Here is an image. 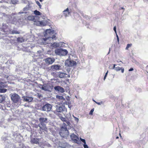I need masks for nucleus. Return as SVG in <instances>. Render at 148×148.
Returning <instances> with one entry per match:
<instances>
[{
	"label": "nucleus",
	"instance_id": "f257e3e1",
	"mask_svg": "<svg viewBox=\"0 0 148 148\" xmlns=\"http://www.w3.org/2000/svg\"><path fill=\"white\" fill-rule=\"evenodd\" d=\"M55 34V33L54 30L52 31L50 29H47L44 34L45 38L42 39V41L43 43V44H45L46 41L48 39L51 38L52 39L55 40L56 36Z\"/></svg>",
	"mask_w": 148,
	"mask_h": 148
},
{
	"label": "nucleus",
	"instance_id": "f03ea898",
	"mask_svg": "<svg viewBox=\"0 0 148 148\" xmlns=\"http://www.w3.org/2000/svg\"><path fill=\"white\" fill-rule=\"evenodd\" d=\"M10 95L11 100L14 103L18 106L21 104L22 99L18 95L14 93L11 94Z\"/></svg>",
	"mask_w": 148,
	"mask_h": 148
},
{
	"label": "nucleus",
	"instance_id": "7ed1b4c3",
	"mask_svg": "<svg viewBox=\"0 0 148 148\" xmlns=\"http://www.w3.org/2000/svg\"><path fill=\"white\" fill-rule=\"evenodd\" d=\"M39 88L44 91L51 92L53 88L52 85L49 83L39 84Z\"/></svg>",
	"mask_w": 148,
	"mask_h": 148
},
{
	"label": "nucleus",
	"instance_id": "20e7f679",
	"mask_svg": "<svg viewBox=\"0 0 148 148\" xmlns=\"http://www.w3.org/2000/svg\"><path fill=\"white\" fill-rule=\"evenodd\" d=\"M48 119L46 118L40 117L39 119L40 123L38 125V126L40 130H46V126L45 123H47Z\"/></svg>",
	"mask_w": 148,
	"mask_h": 148
},
{
	"label": "nucleus",
	"instance_id": "39448f33",
	"mask_svg": "<svg viewBox=\"0 0 148 148\" xmlns=\"http://www.w3.org/2000/svg\"><path fill=\"white\" fill-rule=\"evenodd\" d=\"M56 54L60 56H65L68 53V51L66 50L62 49H57L55 51Z\"/></svg>",
	"mask_w": 148,
	"mask_h": 148
},
{
	"label": "nucleus",
	"instance_id": "423d86ee",
	"mask_svg": "<svg viewBox=\"0 0 148 148\" xmlns=\"http://www.w3.org/2000/svg\"><path fill=\"white\" fill-rule=\"evenodd\" d=\"M52 106L50 104L47 103L43 106L41 108V110L48 112L50 111L52 108Z\"/></svg>",
	"mask_w": 148,
	"mask_h": 148
},
{
	"label": "nucleus",
	"instance_id": "0eeeda50",
	"mask_svg": "<svg viewBox=\"0 0 148 148\" xmlns=\"http://www.w3.org/2000/svg\"><path fill=\"white\" fill-rule=\"evenodd\" d=\"M65 65L69 67L72 66L76 65L77 63L74 60H67L65 61Z\"/></svg>",
	"mask_w": 148,
	"mask_h": 148
},
{
	"label": "nucleus",
	"instance_id": "6e6552de",
	"mask_svg": "<svg viewBox=\"0 0 148 148\" xmlns=\"http://www.w3.org/2000/svg\"><path fill=\"white\" fill-rule=\"evenodd\" d=\"M46 63L48 65L52 64L55 61L53 58L49 57L44 59Z\"/></svg>",
	"mask_w": 148,
	"mask_h": 148
},
{
	"label": "nucleus",
	"instance_id": "1a4fd4ad",
	"mask_svg": "<svg viewBox=\"0 0 148 148\" xmlns=\"http://www.w3.org/2000/svg\"><path fill=\"white\" fill-rule=\"evenodd\" d=\"M70 137L71 139L75 143L78 144L80 143V142L79 140V138L76 135L74 134H73L71 135Z\"/></svg>",
	"mask_w": 148,
	"mask_h": 148
},
{
	"label": "nucleus",
	"instance_id": "9d476101",
	"mask_svg": "<svg viewBox=\"0 0 148 148\" xmlns=\"http://www.w3.org/2000/svg\"><path fill=\"white\" fill-rule=\"evenodd\" d=\"M61 132H60V136L64 138H66L69 135L68 130H61Z\"/></svg>",
	"mask_w": 148,
	"mask_h": 148
},
{
	"label": "nucleus",
	"instance_id": "9b49d317",
	"mask_svg": "<svg viewBox=\"0 0 148 148\" xmlns=\"http://www.w3.org/2000/svg\"><path fill=\"white\" fill-rule=\"evenodd\" d=\"M62 67L60 65L58 64H54L52 65L50 68V70L54 71L60 70L62 69Z\"/></svg>",
	"mask_w": 148,
	"mask_h": 148
},
{
	"label": "nucleus",
	"instance_id": "f8f14e48",
	"mask_svg": "<svg viewBox=\"0 0 148 148\" xmlns=\"http://www.w3.org/2000/svg\"><path fill=\"white\" fill-rule=\"evenodd\" d=\"M66 110V109L64 106H57L56 111L58 112H62Z\"/></svg>",
	"mask_w": 148,
	"mask_h": 148
},
{
	"label": "nucleus",
	"instance_id": "ddd939ff",
	"mask_svg": "<svg viewBox=\"0 0 148 148\" xmlns=\"http://www.w3.org/2000/svg\"><path fill=\"white\" fill-rule=\"evenodd\" d=\"M22 98L23 99V101L24 102H31L33 100L32 97L27 96H23Z\"/></svg>",
	"mask_w": 148,
	"mask_h": 148
},
{
	"label": "nucleus",
	"instance_id": "4468645a",
	"mask_svg": "<svg viewBox=\"0 0 148 148\" xmlns=\"http://www.w3.org/2000/svg\"><path fill=\"white\" fill-rule=\"evenodd\" d=\"M54 89L56 91L60 92H64V88L60 86H56L54 87Z\"/></svg>",
	"mask_w": 148,
	"mask_h": 148
},
{
	"label": "nucleus",
	"instance_id": "2eb2a0df",
	"mask_svg": "<svg viewBox=\"0 0 148 148\" xmlns=\"http://www.w3.org/2000/svg\"><path fill=\"white\" fill-rule=\"evenodd\" d=\"M37 17L36 16H29L27 17V19L29 20L34 21L35 22H36V20L35 18Z\"/></svg>",
	"mask_w": 148,
	"mask_h": 148
},
{
	"label": "nucleus",
	"instance_id": "dca6fc26",
	"mask_svg": "<svg viewBox=\"0 0 148 148\" xmlns=\"http://www.w3.org/2000/svg\"><path fill=\"white\" fill-rule=\"evenodd\" d=\"M31 142L32 143H35L36 144H39V140L37 138H32L31 140Z\"/></svg>",
	"mask_w": 148,
	"mask_h": 148
},
{
	"label": "nucleus",
	"instance_id": "f3484780",
	"mask_svg": "<svg viewBox=\"0 0 148 148\" xmlns=\"http://www.w3.org/2000/svg\"><path fill=\"white\" fill-rule=\"evenodd\" d=\"M63 12L65 16H68L69 14L68 8L65 10H64L63 11Z\"/></svg>",
	"mask_w": 148,
	"mask_h": 148
},
{
	"label": "nucleus",
	"instance_id": "a211bd4d",
	"mask_svg": "<svg viewBox=\"0 0 148 148\" xmlns=\"http://www.w3.org/2000/svg\"><path fill=\"white\" fill-rule=\"evenodd\" d=\"M121 70L122 73H123L124 71V69L123 67H120L119 66L116 67L115 70L117 71Z\"/></svg>",
	"mask_w": 148,
	"mask_h": 148
},
{
	"label": "nucleus",
	"instance_id": "6ab92c4d",
	"mask_svg": "<svg viewBox=\"0 0 148 148\" xmlns=\"http://www.w3.org/2000/svg\"><path fill=\"white\" fill-rule=\"evenodd\" d=\"M31 8V6L30 5V4L29 3L28 5H27L23 9V11H27L30 10Z\"/></svg>",
	"mask_w": 148,
	"mask_h": 148
},
{
	"label": "nucleus",
	"instance_id": "aec40b11",
	"mask_svg": "<svg viewBox=\"0 0 148 148\" xmlns=\"http://www.w3.org/2000/svg\"><path fill=\"white\" fill-rule=\"evenodd\" d=\"M67 74L65 73H60L59 75V77L60 78H62L64 77Z\"/></svg>",
	"mask_w": 148,
	"mask_h": 148
},
{
	"label": "nucleus",
	"instance_id": "412c9836",
	"mask_svg": "<svg viewBox=\"0 0 148 148\" xmlns=\"http://www.w3.org/2000/svg\"><path fill=\"white\" fill-rule=\"evenodd\" d=\"M69 125H67L66 123H63L61 126V128L64 130H67V126Z\"/></svg>",
	"mask_w": 148,
	"mask_h": 148
},
{
	"label": "nucleus",
	"instance_id": "4be33fe9",
	"mask_svg": "<svg viewBox=\"0 0 148 148\" xmlns=\"http://www.w3.org/2000/svg\"><path fill=\"white\" fill-rule=\"evenodd\" d=\"M51 46L54 48H56L57 47H59L60 45L59 43L55 42L51 44Z\"/></svg>",
	"mask_w": 148,
	"mask_h": 148
},
{
	"label": "nucleus",
	"instance_id": "5701e85b",
	"mask_svg": "<svg viewBox=\"0 0 148 148\" xmlns=\"http://www.w3.org/2000/svg\"><path fill=\"white\" fill-rule=\"evenodd\" d=\"M60 119L62 121L65 122L68 125H70V122L69 121H66L65 118L63 117H61L60 118Z\"/></svg>",
	"mask_w": 148,
	"mask_h": 148
},
{
	"label": "nucleus",
	"instance_id": "b1692460",
	"mask_svg": "<svg viewBox=\"0 0 148 148\" xmlns=\"http://www.w3.org/2000/svg\"><path fill=\"white\" fill-rule=\"evenodd\" d=\"M5 99V96L2 95H0V103H2Z\"/></svg>",
	"mask_w": 148,
	"mask_h": 148
},
{
	"label": "nucleus",
	"instance_id": "393cba45",
	"mask_svg": "<svg viewBox=\"0 0 148 148\" xmlns=\"http://www.w3.org/2000/svg\"><path fill=\"white\" fill-rule=\"evenodd\" d=\"M1 83H0V92L4 93L6 92L7 90L4 88H1Z\"/></svg>",
	"mask_w": 148,
	"mask_h": 148
},
{
	"label": "nucleus",
	"instance_id": "a878e982",
	"mask_svg": "<svg viewBox=\"0 0 148 148\" xmlns=\"http://www.w3.org/2000/svg\"><path fill=\"white\" fill-rule=\"evenodd\" d=\"M10 33L12 34H19L20 33V32L18 31L13 30Z\"/></svg>",
	"mask_w": 148,
	"mask_h": 148
},
{
	"label": "nucleus",
	"instance_id": "bb28decb",
	"mask_svg": "<svg viewBox=\"0 0 148 148\" xmlns=\"http://www.w3.org/2000/svg\"><path fill=\"white\" fill-rule=\"evenodd\" d=\"M17 41L18 42H22L24 41V39L23 37H18L17 38Z\"/></svg>",
	"mask_w": 148,
	"mask_h": 148
},
{
	"label": "nucleus",
	"instance_id": "cd10ccee",
	"mask_svg": "<svg viewBox=\"0 0 148 148\" xmlns=\"http://www.w3.org/2000/svg\"><path fill=\"white\" fill-rule=\"evenodd\" d=\"M34 14L36 15H40L41 13L37 10H35L34 11Z\"/></svg>",
	"mask_w": 148,
	"mask_h": 148
},
{
	"label": "nucleus",
	"instance_id": "c85d7f7f",
	"mask_svg": "<svg viewBox=\"0 0 148 148\" xmlns=\"http://www.w3.org/2000/svg\"><path fill=\"white\" fill-rule=\"evenodd\" d=\"M56 98L59 99H64L65 100V98L62 96L56 95Z\"/></svg>",
	"mask_w": 148,
	"mask_h": 148
},
{
	"label": "nucleus",
	"instance_id": "c756f323",
	"mask_svg": "<svg viewBox=\"0 0 148 148\" xmlns=\"http://www.w3.org/2000/svg\"><path fill=\"white\" fill-rule=\"evenodd\" d=\"M132 44H127V46L125 48V49L126 50H127L130 47L132 46Z\"/></svg>",
	"mask_w": 148,
	"mask_h": 148
},
{
	"label": "nucleus",
	"instance_id": "7c9ffc66",
	"mask_svg": "<svg viewBox=\"0 0 148 148\" xmlns=\"http://www.w3.org/2000/svg\"><path fill=\"white\" fill-rule=\"evenodd\" d=\"M36 3L37 5L39 6V7L40 8H41V5L40 2L38 1H36Z\"/></svg>",
	"mask_w": 148,
	"mask_h": 148
},
{
	"label": "nucleus",
	"instance_id": "2f4dec72",
	"mask_svg": "<svg viewBox=\"0 0 148 148\" xmlns=\"http://www.w3.org/2000/svg\"><path fill=\"white\" fill-rule=\"evenodd\" d=\"M95 103L98 104V105H101V104H103V102L102 101H101L100 102H97V101H95Z\"/></svg>",
	"mask_w": 148,
	"mask_h": 148
},
{
	"label": "nucleus",
	"instance_id": "473e14b6",
	"mask_svg": "<svg viewBox=\"0 0 148 148\" xmlns=\"http://www.w3.org/2000/svg\"><path fill=\"white\" fill-rule=\"evenodd\" d=\"M73 116L74 117V118L75 119V120L77 122V123L79 120V119L78 118L76 117H75L73 115Z\"/></svg>",
	"mask_w": 148,
	"mask_h": 148
},
{
	"label": "nucleus",
	"instance_id": "72a5a7b5",
	"mask_svg": "<svg viewBox=\"0 0 148 148\" xmlns=\"http://www.w3.org/2000/svg\"><path fill=\"white\" fill-rule=\"evenodd\" d=\"M80 140L82 142L84 143V144H86V142L85 139H82L80 138Z\"/></svg>",
	"mask_w": 148,
	"mask_h": 148
},
{
	"label": "nucleus",
	"instance_id": "f704fd0d",
	"mask_svg": "<svg viewBox=\"0 0 148 148\" xmlns=\"http://www.w3.org/2000/svg\"><path fill=\"white\" fill-rule=\"evenodd\" d=\"M94 111V109H92L91 110L89 114L90 115H92V113Z\"/></svg>",
	"mask_w": 148,
	"mask_h": 148
},
{
	"label": "nucleus",
	"instance_id": "c9c22d12",
	"mask_svg": "<svg viewBox=\"0 0 148 148\" xmlns=\"http://www.w3.org/2000/svg\"><path fill=\"white\" fill-rule=\"evenodd\" d=\"M11 2L13 4L16 3V0H11Z\"/></svg>",
	"mask_w": 148,
	"mask_h": 148
},
{
	"label": "nucleus",
	"instance_id": "e433bc0d",
	"mask_svg": "<svg viewBox=\"0 0 148 148\" xmlns=\"http://www.w3.org/2000/svg\"><path fill=\"white\" fill-rule=\"evenodd\" d=\"M116 66V65L115 64H114L113 65V66L110 69H114V70H115V68H116V67H115Z\"/></svg>",
	"mask_w": 148,
	"mask_h": 148
},
{
	"label": "nucleus",
	"instance_id": "4c0bfd02",
	"mask_svg": "<svg viewBox=\"0 0 148 148\" xmlns=\"http://www.w3.org/2000/svg\"><path fill=\"white\" fill-rule=\"evenodd\" d=\"M6 25L5 24H3L2 28L3 29H5L6 27Z\"/></svg>",
	"mask_w": 148,
	"mask_h": 148
},
{
	"label": "nucleus",
	"instance_id": "58836bf2",
	"mask_svg": "<svg viewBox=\"0 0 148 148\" xmlns=\"http://www.w3.org/2000/svg\"><path fill=\"white\" fill-rule=\"evenodd\" d=\"M37 23L38 24H36V25H38L39 24L40 25H42V21H38Z\"/></svg>",
	"mask_w": 148,
	"mask_h": 148
},
{
	"label": "nucleus",
	"instance_id": "ea45409f",
	"mask_svg": "<svg viewBox=\"0 0 148 148\" xmlns=\"http://www.w3.org/2000/svg\"><path fill=\"white\" fill-rule=\"evenodd\" d=\"M83 146L84 148H88V146L86 144H84Z\"/></svg>",
	"mask_w": 148,
	"mask_h": 148
},
{
	"label": "nucleus",
	"instance_id": "a19ab883",
	"mask_svg": "<svg viewBox=\"0 0 148 148\" xmlns=\"http://www.w3.org/2000/svg\"><path fill=\"white\" fill-rule=\"evenodd\" d=\"M66 71L68 72H69L70 71V69L67 67L66 68Z\"/></svg>",
	"mask_w": 148,
	"mask_h": 148
},
{
	"label": "nucleus",
	"instance_id": "79ce46f5",
	"mask_svg": "<svg viewBox=\"0 0 148 148\" xmlns=\"http://www.w3.org/2000/svg\"><path fill=\"white\" fill-rule=\"evenodd\" d=\"M116 27L115 26L113 28V30L116 33Z\"/></svg>",
	"mask_w": 148,
	"mask_h": 148
},
{
	"label": "nucleus",
	"instance_id": "37998d69",
	"mask_svg": "<svg viewBox=\"0 0 148 148\" xmlns=\"http://www.w3.org/2000/svg\"><path fill=\"white\" fill-rule=\"evenodd\" d=\"M133 68H130V69L129 70V71H133Z\"/></svg>",
	"mask_w": 148,
	"mask_h": 148
},
{
	"label": "nucleus",
	"instance_id": "c03bdc74",
	"mask_svg": "<svg viewBox=\"0 0 148 148\" xmlns=\"http://www.w3.org/2000/svg\"><path fill=\"white\" fill-rule=\"evenodd\" d=\"M37 53L40 54L41 53V51H37Z\"/></svg>",
	"mask_w": 148,
	"mask_h": 148
},
{
	"label": "nucleus",
	"instance_id": "a18cd8bd",
	"mask_svg": "<svg viewBox=\"0 0 148 148\" xmlns=\"http://www.w3.org/2000/svg\"><path fill=\"white\" fill-rule=\"evenodd\" d=\"M108 73V71H107V72H106V73L105 76H106L107 77V75Z\"/></svg>",
	"mask_w": 148,
	"mask_h": 148
},
{
	"label": "nucleus",
	"instance_id": "49530a36",
	"mask_svg": "<svg viewBox=\"0 0 148 148\" xmlns=\"http://www.w3.org/2000/svg\"><path fill=\"white\" fill-rule=\"evenodd\" d=\"M24 12H20L18 13L19 14H23Z\"/></svg>",
	"mask_w": 148,
	"mask_h": 148
},
{
	"label": "nucleus",
	"instance_id": "de8ad7c7",
	"mask_svg": "<svg viewBox=\"0 0 148 148\" xmlns=\"http://www.w3.org/2000/svg\"><path fill=\"white\" fill-rule=\"evenodd\" d=\"M117 41L118 43L119 44V38H117Z\"/></svg>",
	"mask_w": 148,
	"mask_h": 148
},
{
	"label": "nucleus",
	"instance_id": "09e8293b",
	"mask_svg": "<svg viewBox=\"0 0 148 148\" xmlns=\"http://www.w3.org/2000/svg\"><path fill=\"white\" fill-rule=\"evenodd\" d=\"M8 76L5 75V77L7 79H8Z\"/></svg>",
	"mask_w": 148,
	"mask_h": 148
},
{
	"label": "nucleus",
	"instance_id": "8fccbe9b",
	"mask_svg": "<svg viewBox=\"0 0 148 148\" xmlns=\"http://www.w3.org/2000/svg\"><path fill=\"white\" fill-rule=\"evenodd\" d=\"M106 76H104L103 78L104 80H105V79H106Z\"/></svg>",
	"mask_w": 148,
	"mask_h": 148
},
{
	"label": "nucleus",
	"instance_id": "3c124183",
	"mask_svg": "<svg viewBox=\"0 0 148 148\" xmlns=\"http://www.w3.org/2000/svg\"><path fill=\"white\" fill-rule=\"evenodd\" d=\"M3 1V0H0V3H2Z\"/></svg>",
	"mask_w": 148,
	"mask_h": 148
},
{
	"label": "nucleus",
	"instance_id": "603ef678",
	"mask_svg": "<svg viewBox=\"0 0 148 148\" xmlns=\"http://www.w3.org/2000/svg\"><path fill=\"white\" fill-rule=\"evenodd\" d=\"M116 35L117 38H119L118 35L116 33Z\"/></svg>",
	"mask_w": 148,
	"mask_h": 148
},
{
	"label": "nucleus",
	"instance_id": "864d4df0",
	"mask_svg": "<svg viewBox=\"0 0 148 148\" xmlns=\"http://www.w3.org/2000/svg\"><path fill=\"white\" fill-rule=\"evenodd\" d=\"M121 9H123L124 10L125 9L123 7H121Z\"/></svg>",
	"mask_w": 148,
	"mask_h": 148
},
{
	"label": "nucleus",
	"instance_id": "5fc2aeb1",
	"mask_svg": "<svg viewBox=\"0 0 148 148\" xmlns=\"http://www.w3.org/2000/svg\"><path fill=\"white\" fill-rule=\"evenodd\" d=\"M110 48H109V52H108V54H109V53H110Z\"/></svg>",
	"mask_w": 148,
	"mask_h": 148
},
{
	"label": "nucleus",
	"instance_id": "6e6d98bb",
	"mask_svg": "<svg viewBox=\"0 0 148 148\" xmlns=\"http://www.w3.org/2000/svg\"><path fill=\"white\" fill-rule=\"evenodd\" d=\"M93 101L95 102V101H95V100H93Z\"/></svg>",
	"mask_w": 148,
	"mask_h": 148
},
{
	"label": "nucleus",
	"instance_id": "4d7b16f0",
	"mask_svg": "<svg viewBox=\"0 0 148 148\" xmlns=\"http://www.w3.org/2000/svg\"><path fill=\"white\" fill-rule=\"evenodd\" d=\"M1 28V26H0V28Z\"/></svg>",
	"mask_w": 148,
	"mask_h": 148
},
{
	"label": "nucleus",
	"instance_id": "13d9d810",
	"mask_svg": "<svg viewBox=\"0 0 148 148\" xmlns=\"http://www.w3.org/2000/svg\"><path fill=\"white\" fill-rule=\"evenodd\" d=\"M119 62H121V61H119Z\"/></svg>",
	"mask_w": 148,
	"mask_h": 148
},
{
	"label": "nucleus",
	"instance_id": "bf43d9fd",
	"mask_svg": "<svg viewBox=\"0 0 148 148\" xmlns=\"http://www.w3.org/2000/svg\"><path fill=\"white\" fill-rule=\"evenodd\" d=\"M116 138H118V137H117Z\"/></svg>",
	"mask_w": 148,
	"mask_h": 148
}]
</instances>
